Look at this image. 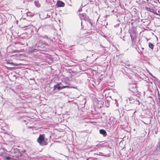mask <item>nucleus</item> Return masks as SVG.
Instances as JSON below:
<instances>
[{
    "instance_id": "obj_12",
    "label": "nucleus",
    "mask_w": 160,
    "mask_h": 160,
    "mask_svg": "<svg viewBox=\"0 0 160 160\" xmlns=\"http://www.w3.org/2000/svg\"><path fill=\"white\" fill-rule=\"evenodd\" d=\"M95 154L97 155H99L100 156H104L105 157H110L111 156L110 153H108L107 154H103V153L101 152L97 153H95Z\"/></svg>"
},
{
    "instance_id": "obj_20",
    "label": "nucleus",
    "mask_w": 160,
    "mask_h": 160,
    "mask_svg": "<svg viewBox=\"0 0 160 160\" xmlns=\"http://www.w3.org/2000/svg\"><path fill=\"white\" fill-rule=\"evenodd\" d=\"M135 102H136V104H138V105H139L141 103L140 101L137 99H136V101H135Z\"/></svg>"
},
{
    "instance_id": "obj_8",
    "label": "nucleus",
    "mask_w": 160,
    "mask_h": 160,
    "mask_svg": "<svg viewBox=\"0 0 160 160\" xmlns=\"http://www.w3.org/2000/svg\"><path fill=\"white\" fill-rule=\"evenodd\" d=\"M136 48L138 52L141 54L142 53V52L143 51L144 49V48H142L140 45L139 46H138V47H136Z\"/></svg>"
},
{
    "instance_id": "obj_17",
    "label": "nucleus",
    "mask_w": 160,
    "mask_h": 160,
    "mask_svg": "<svg viewBox=\"0 0 160 160\" xmlns=\"http://www.w3.org/2000/svg\"><path fill=\"white\" fill-rule=\"evenodd\" d=\"M96 146L98 147H101V148H103L105 146V145H104V143H102V144H98Z\"/></svg>"
},
{
    "instance_id": "obj_24",
    "label": "nucleus",
    "mask_w": 160,
    "mask_h": 160,
    "mask_svg": "<svg viewBox=\"0 0 160 160\" xmlns=\"http://www.w3.org/2000/svg\"><path fill=\"white\" fill-rule=\"evenodd\" d=\"M124 64H125V65L127 66H130V65L128 63H124Z\"/></svg>"
},
{
    "instance_id": "obj_26",
    "label": "nucleus",
    "mask_w": 160,
    "mask_h": 160,
    "mask_svg": "<svg viewBox=\"0 0 160 160\" xmlns=\"http://www.w3.org/2000/svg\"><path fill=\"white\" fill-rule=\"evenodd\" d=\"M6 68H7L8 69L9 68H9L7 66H6Z\"/></svg>"
},
{
    "instance_id": "obj_9",
    "label": "nucleus",
    "mask_w": 160,
    "mask_h": 160,
    "mask_svg": "<svg viewBox=\"0 0 160 160\" xmlns=\"http://www.w3.org/2000/svg\"><path fill=\"white\" fill-rule=\"evenodd\" d=\"M154 151L157 153L160 152V141L159 142L156 146L155 147Z\"/></svg>"
},
{
    "instance_id": "obj_15",
    "label": "nucleus",
    "mask_w": 160,
    "mask_h": 160,
    "mask_svg": "<svg viewBox=\"0 0 160 160\" xmlns=\"http://www.w3.org/2000/svg\"><path fill=\"white\" fill-rule=\"evenodd\" d=\"M34 3L35 6L38 8H40L41 7V4L38 1H35Z\"/></svg>"
},
{
    "instance_id": "obj_29",
    "label": "nucleus",
    "mask_w": 160,
    "mask_h": 160,
    "mask_svg": "<svg viewBox=\"0 0 160 160\" xmlns=\"http://www.w3.org/2000/svg\"><path fill=\"white\" fill-rule=\"evenodd\" d=\"M129 78H130V79H131V77L130 76V77H129Z\"/></svg>"
},
{
    "instance_id": "obj_23",
    "label": "nucleus",
    "mask_w": 160,
    "mask_h": 160,
    "mask_svg": "<svg viewBox=\"0 0 160 160\" xmlns=\"http://www.w3.org/2000/svg\"><path fill=\"white\" fill-rule=\"evenodd\" d=\"M158 99H160V94H159L158 92Z\"/></svg>"
},
{
    "instance_id": "obj_1",
    "label": "nucleus",
    "mask_w": 160,
    "mask_h": 160,
    "mask_svg": "<svg viewBox=\"0 0 160 160\" xmlns=\"http://www.w3.org/2000/svg\"><path fill=\"white\" fill-rule=\"evenodd\" d=\"M45 134H41L39 135L38 138H37V141L40 145L43 146L48 144V140L45 138Z\"/></svg>"
},
{
    "instance_id": "obj_11",
    "label": "nucleus",
    "mask_w": 160,
    "mask_h": 160,
    "mask_svg": "<svg viewBox=\"0 0 160 160\" xmlns=\"http://www.w3.org/2000/svg\"><path fill=\"white\" fill-rule=\"evenodd\" d=\"M65 5V4L64 2L60 1H58L56 4V5L58 7H63Z\"/></svg>"
},
{
    "instance_id": "obj_27",
    "label": "nucleus",
    "mask_w": 160,
    "mask_h": 160,
    "mask_svg": "<svg viewBox=\"0 0 160 160\" xmlns=\"http://www.w3.org/2000/svg\"><path fill=\"white\" fill-rule=\"evenodd\" d=\"M121 66H125V67H126L125 66V65H122V64H121Z\"/></svg>"
},
{
    "instance_id": "obj_14",
    "label": "nucleus",
    "mask_w": 160,
    "mask_h": 160,
    "mask_svg": "<svg viewBox=\"0 0 160 160\" xmlns=\"http://www.w3.org/2000/svg\"><path fill=\"white\" fill-rule=\"evenodd\" d=\"M130 36L131 37L132 40L135 39V38L136 37V32L134 31L130 33Z\"/></svg>"
},
{
    "instance_id": "obj_2",
    "label": "nucleus",
    "mask_w": 160,
    "mask_h": 160,
    "mask_svg": "<svg viewBox=\"0 0 160 160\" xmlns=\"http://www.w3.org/2000/svg\"><path fill=\"white\" fill-rule=\"evenodd\" d=\"M54 89L53 90H55L56 89H57L58 90H62L63 89H64L65 88H75L74 87H71L70 86H64L62 85L61 84V83L58 82L56 85H54L53 87Z\"/></svg>"
},
{
    "instance_id": "obj_13",
    "label": "nucleus",
    "mask_w": 160,
    "mask_h": 160,
    "mask_svg": "<svg viewBox=\"0 0 160 160\" xmlns=\"http://www.w3.org/2000/svg\"><path fill=\"white\" fill-rule=\"evenodd\" d=\"M99 132L104 137H106L107 135L106 131L104 129H100L99 130Z\"/></svg>"
},
{
    "instance_id": "obj_22",
    "label": "nucleus",
    "mask_w": 160,
    "mask_h": 160,
    "mask_svg": "<svg viewBox=\"0 0 160 160\" xmlns=\"http://www.w3.org/2000/svg\"><path fill=\"white\" fill-rule=\"evenodd\" d=\"M115 104L116 105V106H118V104L117 102V100L116 99L115 100Z\"/></svg>"
},
{
    "instance_id": "obj_18",
    "label": "nucleus",
    "mask_w": 160,
    "mask_h": 160,
    "mask_svg": "<svg viewBox=\"0 0 160 160\" xmlns=\"http://www.w3.org/2000/svg\"><path fill=\"white\" fill-rule=\"evenodd\" d=\"M149 47L152 49H153L154 47V45L151 43H149Z\"/></svg>"
},
{
    "instance_id": "obj_4",
    "label": "nucleus",
    "mask_w": 160,
    "mask_h": 160,
    "mask_svg": "<svg viewBox=\"0 0 160 160\" xmlns=\"http://www.w3.org/2000/svg\"><path fill=\"white\" fill-rule=\"evenodd\" d=\"M128 89L133 93H134L137 91L136 85L135 84H129L128 86Z\"/></svg>"
},
{
    "instance_id": "obj_10",
    "label": "nucleus",
    "mask_w": 160,
    "mask_h": 160,
    "mask_svg": "<svg viewBox=\"0 0 160 160\" xmlns=\"http://www.w3.org/2000/svg\"><path fill=\"white\" fill-rule=\"evenodd\" d=\"M146 9L148 11L152 12L155 14H157V13L156 11L153 8H150L149 7H146Z\"/></svg>"
},
{
    "instance_id": "obj_21",
    "label": "nucleus",
    "mask_w": 160,
    "mask_h": 160,
    "mask_svg": "<svg viewBox=\"0 0 160 160\" xmlns=\"http://www.w3.org/2000/svg\"><path fill=\"white\" fill-rule=\"evenodd\" d=\"M158 132V128L154 130V132L156 134H157Z\"/></svg>"
},
{
    "instance_id": "obj_6",
    "label": "nucleus",
    "mask_w": 160,
    "mask_h": 160,
    "mask_svg": "<svg viewBox=\"0 0 160 160\" xmlns=\"http://www.w3.org/2000/svg\"><path fill=\"white\" fill-rule=\"evenodd\" d=\"M38 51L37 49L34 48H29L27 50V52L28 54H31L34 52H36Z\"/></svg>"
},
{
    "instance_id": "obj_3",
    "label": "nucleus",
    "mask_w": 160,
    "mask_h": 160,
    "mask_svg": "<svg viewBox=\"0 0 160 160\" xmlns=\"http://www.w3.org/2000/svg\"><path fill=\"white\" fill-rule=\"evenodd\" d=\"M48 44L47 43L45 42H43L42 41H39V42L36 44V46L38 48H40L41 50H42L41 49H43Z\"/></svg>"
},
{
    "instance_id": "obj_5",
    "label": "nucleus",
    "mask_w": 160,
    "mask_h": 160,
    "mask_svg": "<svg viewBox=\"0 0 160 160\" xmlns=\"http://www.w3.org/2000/svg\"><path fill=\"white\" fill-rule=\"evenodd\" d=\"M0 156H1L2 158L4 159L9 160L11 159L10 157V155L9 154H6L1 152L0 153Z\"/></svg>"
},
{
    "instance_id": "obj_16",
    "label": "nucleus",
    "mask_w": 160,
    "mask_h": 160,
    "mask_svg": "<svg viewBox=\"0 0 160 160\" xmlns=\"http://www.w3.org/2000/svg\"><path fill=\"white\" fill-rule=\"evenodd\" d=\"M7 63L8 64H9L13 66H17V65L12 62V61L11 60L8 61L7 62Z\"/></svg>"
},
{
    "instance_id": "obj_19",
    "label": "nucleus",
    "mask_w": 160,
    "mask_h": 160,
    "mask_svg": "<svg viewBox=\"0 0 160 160\" xmlns=\"http://www.w3.org/2000/svg\"><path fill=\"white\" fill-rule=\"evenodd\" d=\"M85 15V13L80 14V17L81 18L83 19Z\"/></svg>"
},
{
    "instance_id": "obj_28",
    "label": "nucleus",
    "mask_w": 160,
    "mask_h": 160,
    "mask_svg": "<svg viewBox=\"0 0 160 160\" xmlns=\"http://www.w3.org/2000/svg\"><path fill=\"white\" fill-rule=\"evenodd\" d=\"M108 42H109V43H110V41H108Z\"/></svg>"
},
{
    "instance_id": "obj_7",
    "label": "nucleus",
    "mask_w": 160,
    "mask_h": 160,
    "mask_svg": "<svg viewBox=\"0 0 160 160\" xmlns=\"http://www.w3.org/2000/svg\"><path fill=\"white\" fill-rule=\"evenodd\" d=\"M127 104L128 105L130 104H132L135 102V99L132 97L128 98L126 100Z\"/></svg>"
},
{
    "instance_id": "obj_25",
    "label": "nucleus",
    "mask_w": 160,
    "mask_h": 160,
    "mask_svg": "<svg viewBox=\"0 0 160 160\" xmlns=\"http://www.w3.org/2000/svg\"><path fill=\"white\" fill-rule=\"evenodd\" d=\"M132 41V44L135 43V41Z\"/></svg>"
}]
</instances>
